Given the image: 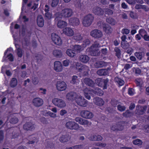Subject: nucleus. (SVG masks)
<instances>
[{"mask_svg": "<svg viewBox=\"0 0 149 149\" xmlns=\"http://www.w3.org/2000/svg\"><path fill=\"white\" fill-rule=\"evenodd\" d=\"M18 134L16 132L13 131L11 134L10 137L11 139L16 138L18 137Z\"/></svg>", "mask_w": 149, "mask_h": 149, "instance_id": "54", "label": "nucleus"}, {"mask_svg": "<svg viewBox=\"0 0 149 149\" xmlns=\"http://www.w3.org/2000/svg\"><path fill=\"white\" fill-rule=\"evenodd\" d=\"M32 82L33 84H37L39 82L38 78L37 77H33L32 79Z\"/></svg>", "mask_w": 149, "mask_h": 149, "instance_id": "53", "label": "nucleus"}, {"mask_svg": "<svg viewBox=\"0 0 149 149\" xmlns=\"http://www.w3.org/2000/svg\"><path fill=\"white\" fill-rule=\"evenodd\" d=\"M69 23L73 26H77L79 25L80 22L79 19L77 18H72L69 20Z\"/></svg>", "mask_w": 149, "mask_h": 149, "instance_id": "26", "label": "nucleus"}, {"mask_svg": "<svg viewBox=\"0 0 149 149\" xmlns=\"http://www.w3.org/2000/svg\"><path fill=\"white\" fill-rule=\"evenodd\" d=\"M73 49L74 51H75L77 52H80L83 49V47L79 45L74 46Z\"/></svg>", "mask_w": 149, "mask_h": 149, "instance_id": "39", "label": "nucleus"}, {"mask_svg": "<svg viewBox=\"0 0 149 149\" xmlns=\"http://www.w3.org/2000/svg\"><path fill=\"white\" fill-rule=\"evenodd\" d=\"M17 79L15 78H12L10 83V87L12 88L15 87L17 86Z\"/></svg>", "mask_w": 149, "mask_h": 149, "instance_id": "36", "label": "nucleus"}, {"mask_svg": "<svg viewBox=\"0 0 149 149\" xmlns=\"http://www.w3.org/2000/svg\"><path fill=\"white\" fill-rule=\"evenodd\" d=\"M147 107L146 106H141L137 105L136 107V113L139 115L143 114L147 109Z\"/></svg>", "mask_w": 149, "mask_h": 149, "instance_id": "17", "label": "nucleus"}, {"mask_svg": "<svg viewBox=\"0 0 149 149\" xmlns=\"http://www.w3.org/2000/svg\"><path fill=\"white\" fill-rule=\"evenodd\" d=\"M74 39L77 40H81L83 36L80 33L76 34L73 37Z\"/></svg>", "mask_w": 149, "mask_h": 149, "instance_id": "41", "label": "nucleus"}, {"mask_svg": "<svg viewBox=\"0 0 149 149\" xmlns=\"http://www.w3.org/2000/svg\"><path fill=\"white\" fill-rule=\"evenodd\" d=\"M37 23L38 25L41 27L44 25V20L43 17L41 15H38L37 18Z\"/></svg>", "mask_w": 149, "mask_h": 149, "instance_id": "27", "label": "nucleus"}, {"mask_svg": "<svg viewBox=\"0 0 149 149\" xmlns=\"http://www.w3.org/2000/svg\"><path fill=\"white\" fill-rule=\"evenodd\" d=\"M106 20L107 22L112 25H114L116 23L115 20L111 17L107 18V19Z\"/></svg>", "mask_w": 149, "mask_h": 149, "instance_id": "44", "label": "nucleus"}, {"mask_svg": "<svg viewBox=\"0 0 149 149\" xmlns=\"http://www.w3.org/2000/svg\"><path fill=\"white\" fill-rule=\"evenodd\" d=\"M79 61L83 63H86L89 60V58L88 56L85 54H81L78 58Z\"/></svg>", "mask_w": 149, "mask_h": 149, "instance_id": "24", "label": "nucleus"}, {"mask_svg": "<svg viewBox=\"0 0 149 149\" xmlns=\"http://www.w3.org/2000/svg\"><path fill=\"white\" fill-rule=\"evenodd\" d=\"M123 115L126 117H130L131 115V112L129 110H127L125 112L123 113Z\"/></svg>", "mask_w": 149, "mask_h": 149, "instance_id": "55", "label": "nucleus"}, {"mask_svg": "<svg viewBox=\"0 0 149 149\" xmlns=\"http://www.w3.org/2000/svg\"><path fill=\"white\" fill-rule=\"evenodd\" d=\"M53 54L56 57L61 58L62 55V52L59 50L55 49L53 51Z\"/></svg>", "mask_w": 149, "mask_h": 149, "instance_id": "30", "label": "nucleus"}, {"mask_svg": "<svg viewBox=\"0 0 149 149\" xmlns=\"http://www.w3.org/2000/svg\"><path fill=\"white\" fill-rule=\"evenodd\" d=\"M59 2V0H52L51 4V6L52 7H56L58 5Z\"/></svg>", "mask_w": 149, "mask_h": 149, "instance_id": "48", "label": "nucleus"}, {"mask_svg": "<svg viewBox=\"0 0 149 149\" xmlns=\"http://www.w3.org/2000/svg\"><path fill=\"white\" fill-rule=\"evenodd\" d=\"M17 54L19 57H22V50L18 48L17 49Z\"/></svg>", "mask_w": 149, "mask_h": 149, "instance_id": "61", "label": "nucleus"}, {"mask_svg": "<svg viewBox=\"0 0 149 149\" xmlns=\"http://www.w3.org/2000/svg\"><path fill=\"white\" fill-rule=\"evenodd\" d=\"M24 129L26 130H34L35 127L34 124L31 122L26 123L23 126Z\"/></svg>", "mask_w": 149, "mask_h": 149, "instance_id": "22", "label": "nucleus"}, {"mask_svg": "<svg viewBox=\"0 0 149 149\" xmlns=\"http://www.w3.org/2000/svg\"><path fill=\"white\" fill-rule=\"evenodd\" d=\"M119 16L124 19H127L128 18L127 15L125 13H123L120 14Z\"/></svg>", "mask_w": 149, "mask_h": 149, "instance_id": "63", "label": "nucleus"}, {"mask_svg": "<svg viewBox=\"0 0 149 149\" xmlns=\"http://www.w3.org/2000/svg\"><path fill=\"white\" fill-rule=\"evenodd\" d=\"M31 140L28 142L29 144H33L37 141V139L34 136H32L31 138Z\"/></svg>", "mask_w": 149, "mask_h": 149, "instance_id": "51", "label": "nucleus"}, {"mask_svg": "<svg viewBox=\"0 0 149 149\" xmlns=\"http://www.w3.org/2000/svg\"><path fill=\"white\" fill-rule=\"evenodd\" d=\"M119 103L118 100L114 99H112L111 101V104L114 107H116L118 105Z\"/></svg>", "mask_w": 149, "mask_h": 149, "instance_id": "50", "label": "nucleus"}, {"mask_svg": "<svg viewBox=\"0 0 149 149\" xmlns=\"http://www.w3.org/2000/svg\"><path fill=\"white\" fill-rule=\"evenodd\" d=\"M81 117L85 118L91 119L93 116V113L88 110H82L80 113Z\"/></svg>", "mask_w": 149, "mask_h": 149, "instance_id": "11", "label": "nucleus"}, {"mask_svg": "<svg viewBox=\"0 0 149 149\" xmlns=\"http://www.w3.org/2000/svg\"><path fill=\"white\" fill-rule=\"evenodd\" d=\"M52 102L54 104L59 107L63 108L66 106L65 102L61 99L54 98L52 100Z\"/></svg>", "mask_w": 149, "mask_h": 149, "instance_id": "8", "label": "nucleus"}, {"mask_svg": "<svg viewBox=\"0 0 149 149\" xmlns=\"http://www.w3.org/2000/svg\"><path fill=\"white\" fill-rule=\"evenodd\" d=\"M93 92L94 94L98 95H102L103 93L102 90L97 87L95 89Z\"/></svg>", "mask_w": 149, "mask_h": 149, "instance_id": "38", "label": "nucleus"}, {"mask_svg": "<svg viewBox=\"0 0 149 149\" xmlns=\"http://www.w3.org/2000/svg\"><path fill=\"white\" fill-rule=\"evenodd\" d=\"M33 104L36 107H39L43 104V101L42 99L39 97L34 98L32 101Z\"/></svg>", "mask_w": 149, "mask_h": 149, "instance_id": "13", "label": "nucleus"}, {"mask_svg": "<svg viewBox=\"0 0 149 149\" xmlns=\"http://www.w3.org/2000/svg\"><path fill=\"white\" fill-rule=\"evenodd\" d=\"M92 10L94 14L97 15H102L104 13V11L103 10L98 6H95L93 7Z\"/></svg>", "mask_w": 149, "mask_h": 149, "instance_id": "19", "label": "nucleus"}, {"mask_svg": "<svg viewBox=\"0 0 149 149\" xmlns=\"http://www.w3.org/2000/svg\"><path fill=\"white\" fill-rule=\"evenodd\" d=\"M90 43V40L88 39H86L84 41L83 44L84 47H86L89 45Z\"/></svg>", "mask_w": 149, "mask_h": 149, "instance_id": "60", "label": "nucleus"}, {"mask_svg": "<svg viewBox=\"0 0 149 149\" xmlns=\"http://www.w3.org/2000/svg\"><path fill=\"white\" fill-rule=\"evenodd\" d=\"M63 32L65 35L69 36H72L74 33L72 29L69 27L64 28L63 30Z\"/></svg>", "mask_w": 149, "mask_h": 149, "instance_id": "23", "label": "nucleus"}, {"mask_svg": "<svg viewBox=\"0 0 149 149\" xmlns=\"http://www.w3.org/2000/svg\"><path fill=\"white\" fill-rule=\"evenodd\" d=\"M54 69L56 72H61L62 71L63 68L61 63L59 61H56L54 63Z\"/></svg>", "mask_w": 149, "mask_h": 149, "instance_id": "18", "label": "nucleus"}, {"mask_svg": "<svg viewBox=\"0 0 149 149\" xmlns=\"http://www.w3.org/2000/svg\"><path fill=\"white\" fill-rule=\"evenodd\" d=\"M134 81L136 86L139 87H141L143 84V79L141 78H136L135 79Z\"/></svg>", "mask_w": 149, "mask_h": 149, "instance_id": "31", "label": "nucleus"}, {"mask_svg": "<svg viewBox=\"0 0 149 149\" xmlns=\"http://www.w3.org/2000/svg\"><path fill=\"white\" fill-rule=\"evenodd\" d=\"M90 35L92 37L97 38H100L103 36L101 31L97 29L92 30L90 33Z\"/></svg>", "mask_w": 149, "mask_h": 149, "instance_id": "9", "label": "nucleus"}, {"mask_svg": "<svg viewBox=\"0 0 149 149\" xmlns=\"http://www.w3.org/2000/svg\"><path fill=\"white\" fill-rule=\"evenodd\" d=\"M107 71L106 69H101L98 70L96 73L99 76H105L107 74Z\"/></svg>", "mask_w": 149, "mask_h": 149, "instance_id": "32", "label": "nucleus"}, {"mask_svg": "<svg viewBox=\"0 0 149 149\" xmlns=\"http://www.w3.org/2000/svg\"><path fill=\"white\" fill-rule=\"evenodd\" d=\"M130 32V30L127 29H122L121 33L123 34H128Z\"/></svg>", "mask_w": 149, "mask_h": 149, "instance_id": "59", "label": "nucleus"}, {"mask_svg": "<svg viewBox=\"0 0 149 149\" xmlns=\"http://www.w3.org/2000/svg\"><path fill=\"white\" fill-rule=\"evenodd\" d=\"M67 54L69 56L73 57L75 55L74 51L72 49H68L66 51Z\"/></svg>", "mask_w": 149, "mask_h": 149, "instance_id": "40", "label": "nucleus"}, {"mask_svg": "<svg viewBox=\"0 0 149 149\" xmlns=\"http://www.w3.org/2000/svg\"><path fill=\"white\" fill-rule=\"evenodd\" d=\"M124 129L121 122H119L116 124L112 125L111 127V129L113 131H122Z\"/></svg>", "mask_w": 149, "mask_h": 149, "instance_id": "15", "label": "nucleus"}, {"mask_svg": "<svg viewBox=\"0 0 149 149\" xmlns=\"http://www.w3.org/2000/svg\"><path fill=\"white\" fill-rule=\"evenodd\" d=\"M94 19L93 16L91 14H88L84 17L82 19V23L85 27H88L91 25Z\"/></svg>", "mask_w": 149, "mask_h": 149, "instance_id": "3", "label": "nucleus"}, {"mask_svg": "<svg viewBox=\"0 0 149 149\" xmlns=\"http://www.w3.org/2000/svg\"><path fill=\"white\" fill-rule=\"evenodd\" d=\"M47 146L51 148H53L54 146V145L52 141H48L47 142Z\"/></svg>", "mask_w": 149, "mask_h": 149, "instance_id": "64", "label": "nucleus"}, {"mask_svg": "<svg viewBox=\"0 0 149 149\" xmlns=\"http://www.w3.org/2000/svg\"><path fill=\"white\" fill-rule=\"evenodd\" d=\"M78 80V77L76 75L73 76L72 78L71 81V83L73 84H75L77 82Z\"/></svg>", "mask_w": 149, "mask_h": 149, "instance_id": "57", "label": "nucleus"}, {"mask_svg": "<svg viewBox=\"0 0 149 149\" xmlns=\"http://www.w3.org/2000/svg\"><path fill=\"white\" fill-rule=\"evenodd\" d=\"M132 143L134 145L139 146L142 144V142L141 140L137 139L133 140L132 141Z\"/></svg>", "mask_w": 149, "mask_h": 149, "instance_id": "42", "label": "nucleus"}, {"mask_svg": "<svg viewBox=\"0 0 149 149\" xmlns=\"http://www.w3.org/2000/svg\"><path fill=\"white\" fill-rule=\"evenodd\" d=\"M65 126L67 129L71 130H77L79 128V125L72 121L67 122L65 123Z\"/></svg>", "mask_w": 149, "mask_h": 149, "instance_id": "4", "label": "nucleus"}, {"mask_svg": "<svg viewBox=\"0 0 149 149\" xmlns=\"http://www.w3.org/2000/svg\"><path fill=\"white\" fill-rule=\"evenodd\" d=\"M76 68L79 72L83 71H87L89 69L88 67L87 66L78 62L76 63Z\"/></svg>", "mask_w": 149, "mask_h": 149, "instance_id": "16", "label": "nucleus"}, {"mask_svg": "<svg viewBox=\"0 0 149 149\" xmlns=\"http://www.w3.org/2000/svg\"><path fill=\"white\" fill-rule=\"evenodd\" d=\"M77 104L79 106L86 107L87 105V101L81 96L79 95L75 99Z\"/></svg>", "mask_w": 149, "mask_h": 149, "instance_id": "6", "label": "nucleus"}, {"mask_svg": "<svg viewBox=\"0 0 149 149\" xmlns=\"http://www.w3.org/2000/svg\"><path fill=\"white\" fill-rule=\"evenodd\" d=\"M4 137L3 131L0 130V143L3 141Z\"/></svg>", "mask_w": 149, "mask_h": 149, "instance_id": "62", "label": "nucleus"}, {"mask_svg": "<svg viewBox=\"0 0 149 149\" xmlns=\"http://www.w3.org/2000/svg\"><path fill=\"white\" fill-rule=\"evenodd\" d=\"M45 16L46 19H50L52 18V15L51 13L49 12L45 13Z\"/></svg>", "mask_w": 149, "mask_h": 149, "instance_id": "56", "label": "nucleus"}, {"mask_svg": "<svg viewBox=\"0 0 149 149\" xmlns=\"http://www.w3.org/2000/svg\"><path fill=\"white\" fill-rule=\"evenodd\" d=\"M72 10L70 8H65L63 9L60 13L58 12V16L60 18H69L72 16L73 14Z\"/></svg>", "mask_w": 149, "mask_h": 149, "instance_id": "2", "label": "nucleus"}, {"mask_svg": "<svg viewBox=\"0 0 149 149\" xmlns=\"http://www.w3.org/2000/svg\"><path fill=\"white\" fill-rule=\"evenodd\" d=\"M106 24L102 21H99L97 23V26L101 29H103Z\"/></svg>", "mask_w": 149, "mask_h": 149, "instance_id": "43", "label": "nucleus"}, {"mask_svg": "<svg viewBox=\"0 0 149 149\" xmlns=\"http://www.w3.org/2000/svg\"><path fill=\"white\" fill-rule=\"evenodd\" d=\"M118 110L120 112H123L125 111L126 108L124 106H123L121 104H118L117 106Z\"/></svg>", "mask_w": 149, "mask_h": 149, "instance_id": "45", "label": "nucleus"}, {"mask_svg": "<svg viewBox=\"0 0 149 149\" xmlns=\"http://www.w3.org/2000/svg\"><path fill=\"white\" fill-rule=\"evenodd\" d=\"M57 89L59 91H63L65 90L67 88L65 83L63 81H57L56 84Z\"/></svg>", "mask_w": 149, "mask_h": 149, "instance_id": "10", "label": "nucleus"}, {"mask_svg": "<svg viewBox=\"0 0 149 149\" xmlns=\"http://www.w3.org/2000/svg\"><path fill=\"white\" fill-rule=\"evenodd\" d=\"M109 64L108 63L106 62L103 61H98L95 63L93 65L95 68H101L107 66Z\"/></svg>", "mask_w": 149, "mask_h": 149, "instance_id": "21", "label": "nucleus"}, {"mask_svg": "<svg viewBox=\"0 0 149 149\" xmlns=\"http://www.w3.org/2000/svg\"><path fill=\"white\" fill-rule=\"evenodd\" d=\"M114 80L120 86H122L125 83V82L123 80L118 77H116L115 78Z\"/></svg>", "mask_w": 149, "mask_h": 149, "instance_id": "37", "label": "nucleus"}, {"mask_svg": "<svg viewBox=\"0 0 149 149\" xmlns=\"http://www.w3.org/2000/svg\"><path fill=\"white\" fill-rule=\"evenodd\" d=\"M103 30L107 34H110L112 31V29L111 26L108 25L106 24L103 28Z\"/></svg>", "mask_w": 149, "mask_h": 149, "instance_id": "33", "label": "nucleus"}, {"mask_svg": "<svg viewBox=\"0 0 149 149\" xmlns=\"http://www.w3.org/2000/svg\"><path fill=\"white\" fill-rule=\"evenodd\" d=\"M103 48H102L101 51L102 53L104 54H106L107 52V49L105 46H102Z\"/></svg>", "mask_w": 149, "mask_h": 149, "instance_id": "58", "label": "nucleus"}, {"mask_svg": "<svg viewBox=\"0 0 149 149\" xmlns=\"http://www.w3.org/2000/svg\"><path fill=\"white\" fill-rule=\"evenodd\" d=\"M121 46L124 49H127L129 47V44L127 42H121Z\"/></svg>", "mask_w": 149, "mask_h": 149, "instance_id": "52", "label": "nucleus"}, {"mask_svg": "<svg viewBox=\"0 0 149 149\" xmlns=\"http://www.w3.org/2000/svg\"><path fill=\"white\" fill-rule=\"evenodd\" d=\"M84 82L87 85L92 87H93L95 85L94 82L89 78H86L84 80Z\"/></svg>", "mask_w": 149, "mask_h": 149, "instance_id": "28", "label": "nucleus"}, {"mask_svg": "<svg viewBox=\"0 0 149 149\" xmlns=\"http://www.w3.org/2000/svg\"><path fill=\"white\" fill-rule=\"evenodd\" d=\"M108 81V79H104L101 78H97L95 80V82L99 86L103 87L104 89H106Z\"/></svg>", "mask_w": 149, "mask_h": 149, "instance_id": "5", "label": "nucleus"}, {"mask_svg": "<svg viewBox=\"0 0 149 149\" xmlns=\"http://www.w3.org/2000/svg\"><path fill=\"white\" fill-rule=\"evenodd\" d=\"M75 121L81 125H86L88 126L89 125H91V123L88 120L84 119L79 117H76L75 119Z\"/></svg>", "mask_w": 149, "mask_h": 149, "instance_id": "14", "label": "nucleus"}, {"mask_svg": "<svg viewBox=\"0 0 149 149\" xmlns=\"http://www.w3.org/2000/svg\"><path fill=\"white\" fill-rule=\"evenodd\" d=\"M18 121V118L15 117L11 118L10 120V122L12 124L17 123Z\"/></svg>", "mask_w": 149, "mask_h": 149, "instance_id": "46", "label": "nucleus"}, {"mask_svg": "<svg viewBox=\"0 0 149 149\" xmlns=\"http://www.w3.org/2000/svg\"><path fill=\"white\" fill-rule=\"evenodd\" d=\"M135 55L138 59L141 60L144 56L145 53L143 52H136L135 53Z\"/></svg>", "mask_w": 149, "mask_h": 149, "instance_id": "35", "label": "nucleus"}, {"mask_svg": "<svg viewBox=\"0 0 149 149\" xmlns=\"http://www.w3.org/2000/svg\"><path fill=\"white\" fill-rule=\"evenodd\" d=\"M93 102L95 104L99 106H102L104 104V100L98 97L94 98L93 99Z\"/></svg>", "mask_w": 149, "mask_h": 149, "instance_id": "25", "label": "nucleus"}, {"mask_svg": "<svg viewBox=\"0 0 149 149\" xmlns=\"http://www.w3.org/2000/svg\"><path fill=\"white\" fill-rule=\"evenodd\" d=\"M52 39L53 42L56 44L60 45L62 44V41L60 38L55 33L52 34Z\"/></svg>", "mask_w": 149, "mask_h": 149, "instance_id": "12", "label": "nucleus"}, {"mask_svg": "<svg viewBox=\"0 0 149 149\" xmlns=\"http://www.w3.org/2000/svg\"><path fill=\"white\" fill-rule=\"evenodd\" d=\"M114 52L115 55L118 58H120L121 55V51L120 49L118 47H116L114 49Z\"/></svg>", "mask_w": 149, "mask_h": 149, "instance_id": "34", "label": "nucleus"}, {"mask_svg": "<svg viewBox=\"0 0 149 149\" xmlns=\"http://www.w3.org/2000/svg\"><path fill=\"white\" fill-rule=\"evenodd\" d=\"M79 94L75 92H70L68 93L66 95V98L72 101L75 100L77 98Z\"/></svg>", "mask_w": 149, "mask_h": 149, "instance_id": "20", "label": "nucleus"}, {"mask_svg": "<svg viewBox=\"0 0 149 149\" xmlns=\"http://www.w3.org/2000/svg\"><path fill=\"white\" fill-rule=\"evenodd\" d=\"M70 137L68 134L66 133L65 135H62L60 138V141L62 142L68 141L70 139Z\"/></svg>", "mask_w": 149, "mask_h": 149, "instance_id": "29", "label": "nucleus"}, {"mask_svg": "<svg viewBox=\"0 0 149 149\" xmlns=\"http://www.w3.org/2000/svg\"><path fill=\"white\" fill-rule=\"evenodd\" d=\"M58 13H56L55 15V21L57 22V25L58 27L63 28L66 26L67 25L66 22L61 20H59Z\"/></svg>", "mask_w": 149, "mask_h": 149, "instance_id": "7", "label": "nucleus"}, {"mask_svg": "<svg viewBox=\"0 0 149 149\" xmlns=\"http://www.w3.org/2000/svg\"><path fill=\"white\" fill-rule=\"evenodd\" d=\"M101 47L99 42L97 41L94 42L90 48L88 49L90 54L93 56H98L100 54L99 48Z\"/></svg>", "mask_w": 149, "mask_h": 149, "instance_id": "1", "label": "nucleus"}, {"mask_svg": "<svg viewBox=\"0 0 149 149\" xmlns=\"http://www.w3.org/2000/svg\"><path fill=\"white\" fill-rule=\"evenodd\" d=\"M139 33L141 35V37L143 38L144 36L147 34V33L145 29H141L139 30Z\"/></svg>", "mask_w": 149, "mask_h": 149, "instance_id": "47", "label": "nucleus"}, {"mask_svg": "<svg viewBox=\"0 0 149 149\" xmlns=\"http://www.w3.org/2000/svg\"><path fill=\"white\" fill-rule=\"evenodd\" d=\"M104 12L106 14L109 15H111L113 13V11L109 8H106L104 9Z\"/></svg>", "mask_w": 149, "mask_h": 149, "instance_id": "49", "label": "nucleus"}]
</instances>
